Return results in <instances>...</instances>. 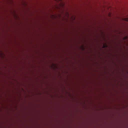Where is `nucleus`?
Instances as JSON below:
<instances>
[{
	"label": "nucleus",
	"instance_id": "nucleus-1",
	"mask_svg": "<svg viewBox=\"0 0 128 128\" xmlns=\"http://www.w3.org/2000/svg\"><path fill=\"white\" fill-rule=\"evenodd\" d=\"M17 102H16V110H17ZM16 128H17V111L16 110Z\"/></svg>",
	"mask_w": 128,
	"mask_h": 128
},
{
	"label": "nucleus",
	"instance_id": "nucleus-2",
	"mask_svg": "<svg viewBox=\"0 0 128 128\" xmlns=\"http://www.w3.org/2000/svg\"><path fill=\"white\" fill-rule=\"evenodd\" d=\"M55 1H56V2H58V0H54Z\"/></svg>",
	"mask_w": 128,
	"mask_h": 128
},
{
	"label": "nucleus",
	"instance_id": "nucleus-3",
	"mask_svg": "<svg viewBox=\"0 0 128 128\" xmlns=\"http://www.w3.org/2000/svg\"><path fill=\"white\" fill-rule=\"evenodd\" d=\"M104 48H105V46H104Z\"/></svg>",
	"mask_w": 128,
	"mask_h": 128
}]
</instances>
